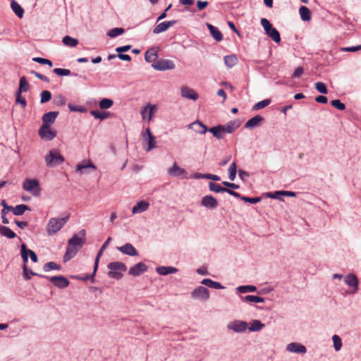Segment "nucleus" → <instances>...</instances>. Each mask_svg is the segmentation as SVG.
I'll return each mask as SVG.
<instances>
[{
  "instance_id": "nucleus-1",
  "label": "nucleus",
  "mask_w": 361,
  "mask_h": 361,
  "mask_svg": "<svg viewBox=\"0 0 361 361\" xmlns=\"http://www.w3.org/2000/svg\"><path fill=\"white\" fill-rule=\"evenodd\" d=\"M70 218V214L68 213L66 216L62 218H51L46 226V231L49 235H53L57 233L67 223Z\"/></svg>"
},
{
  "instance_id": "nucleus-2",
  "label": "nucleus",
  "mask_w": 361,
  "mask_h": 361,
  "mask_svg": "<svg viewBox=\"0 0 361 361\" xmlns=\"http://www.w3.org/2000/svg\"><path fill=\"white\" fill-rule=\"evenodd\" d=\"M45 161L47 166L54 167L62 164L64 161V159L59 152L52 149L45 157Z\"/></svg>"
},
{
  "instance_id": "nucleus-3",
  "label": "nucleus",
  "mask_w": 361,
  "mask_h": 361,
  "mask_svg": "<svg viewBox=\"0 0 361 361\" xmlns=\"http://www.w3.org/2000/svg\"><path fill=\"white\" fill-rule=\"evenodd\" d=\"M23 188L35 196H38L40 194L39 182L35 178H26L23 183Z\"/></svg>"
},
{
  "instance_id": "nucleus-4",
  "label": "nucleus",
  "mask_w": 361,
  "mask_h": 361,
  "mask_svg": "<svg viewBox=\"0 0 361 361\" xmlns=\"http://www.w3.org/2000/svg\"><path fill=\"white\" fill-rule=\"evenodd\" d=\"M142 137L143 141L147 145V147H144L147 152H149L157 147L156 138L151 133L149 128H147L142 133Z\"/></svg>"
},
{
  "instance_id": "nucleus-5",
  "label": "nucleus",
  "mask_w": 361,
  "mask_h": 361,
  "mask_svg": "<svg viewBox=\"0 0 361 361\" xmlns=\"http://www.w3.org/2000/svg\"><path fill=\"white\" fill-rule=\"evenodd\" d=\"M39 135L45 140H52L56 135V132L50 126L42 125L38 131Z\"/></svg>"
},
{
  "instance_id": "nucleus-6",
  "label": "nucleus",
  "mask_w": 361,
  "mask_h": 361,
  "mask_svg": "<svg viewBox=\"0 0 361 361\" xmlns=\"http://www.w3.org/2000/svg\"><path fill=\"white\" fill-rule=\"evenodd\" d=\"M193 299L207 301L209 298V291L203 286H198L191 293Z\"/></svg>"
},
{
  "instance_id": "nucleus-7",
  "label": "nucleus",
  "mask_w": 361,
  "mask_h": 361,
  "mask_svg": "<svg viewBox=\"0 0 361 361\" xmlns=\"http://www.w3.org/2000/svg\"><path fill=\"white\" fill-rule=\"evenodd\" d=\"M21 257L24 263H27L28 260V256H30L31 260L33 262H37V256L35 252L31 250L27 249L26 245L23 244L21 245Z\"/></svg>"
},
{
  "instance_id": "nucleus-8",
  "label": "nucleus",
  "mask_w": 361,
  "mask_h": 361,
  "mask_svg": "<svg viewBox=\"0 0 361 361\" xmlns=\"http://www.w3.org/2000/svg\"><path fill=\"white\" fill-rule=\"evenodd\" d=\"M54 285L59 288H65L68 286L69 281L63 276H51L49 278Z\"/></svg>"
},
{
  "instance_id": "nucleus-9",
  "label": "nucleus",
  "mask_w": 361,
  "mask_h": 361,
  "mask_svg": "<svg viewBox=\"0 0 361 361\" xmlns=\"http://www.w3.org/2000/svg\"><path fill=\"white\" fill-rule=\"evenodd\" d=\"M153 67L159 71L173 70L175 68V64L170 60H161L152 65Z\"/></svg>"
},
{
  "instance_id": "nucleus-10",
  "label": "nucleus",
  "mask_w": 361,
  "mask_h": 361,
  "mask_svg": "<svg viewBox=\"0 0 361 361\" xmlns=\"http://www.w3.org/2000/svg\"><path fill=\"white\" fill-rule=\"evenodd\" d=\"M147 271V266L143 262H139L129 269L128 274L133 276H137Z\"/></svg>"
},
{
  "instance_id": "nucleus-11",
  "label": "nucleus",
  "mask_w": 361,
  "mask_h": 361,
  "mask_svg": "<svg viewBox=\"0 0 361 361\" xmlns=\"http://www.w3.org/2000/svg\"><path fill=\"white\" fill-rule=\"evenodd\" d=\"M168 173L173 177H183L186 178L187 177V171L183 169L180 168L176 163H174L172 167L169 168L168 169Z\"/></svg>"
},
{
  "instance_id": "nucleus-12",
  "label": "nucleus",
  "mask_w": 361,
  "mask_h": 361,
  "mask_svg": "<svg viewBox=\"0 0 361 361\" xmlns=\"http://www.w3.org/2000/svg\"><path fill=\"white\" fill-rule=\"evenodd\" d=\"M181 96L184 98H187L188 99L197 100L198 99V94L192 88L183 86L180 88Z\"/></svg>"
},
{
  "instance_id": "nucleus-13",
  "label": "nucleus",
  "mask_w": 361,
  "mask_h": 361,
  "mask_svg": "<svg viewBox=\"0 0 361 361\" xmlns=\"http://www.w3.org/2000/svg\"><path fill=\"white\" fill-rule=\"evenodd\" d=\"M157 111L156 105L148 104L141 111V115L143 120L147 119L149 121L152 119L153 114Z\"/></svg>"
},
{
  "instance_id": "nucleus-14",
  "label": "nucleus",
  "mask_w": 361,
  "mask_h": 361,
  "mask_svg": "<svg viewBox=\"0 0 361 361\" xmlns=\"http://www.w3.org/2000/svg\"><path fill=\"white\" fill-rule=\"evenodd\" d=\"M201 204L204 207H206L207 209H214L218 206L217 200H216V198H214L212 195H206V196H204L202 199Z\"/></svg>"
},
{
  "instance_id": "nucleus-15",
  "label": "nucleus",
  "mask_w": 361,
  "mask_h": 361,
  "mask_svg": "<svg viewBox=\"0 0 361 361\" xmlns=\"http://www.w3.org/2000/svg\"><path fill=\"white\" fill-rule=\"evenodd\" d=\"M228 327L229 329H231L235 332H243L247 328V323L243 321H234L231 322Z\"/></svg>"
},
{
  "instance_id": "nucleus-16",
  "label": "nucleus",
  "mask_w": 361,
  "mask_h": 361,
  "mask_svg": "<svg viewBox=\"0 0 361 361\" xmlns=\"http://www.w3.org/2000/svg\"><path fill=\"white\" fill-rule=\"evenodd\" d=\"M286 350L289 352L299 354H305L307 352L306 347L298 343H290L286 345Z\"/></svg>"
},
{
  "instance_id": "nucleus-17",
  "label": "nucleus",
  "mask_w": 361,
  "mask_h": 361,
  "mask_svg": "<svg viewBox=\"0 0 361 361\" xmlns=\"http://www.w3.org/2000/svg\"><path fill=\"white\" fill-rule=\"evenodd\" d=\"M117 249L121 251L122 253L129 255V256H137L138 252L137 250L134 247V246L128 243L121 247H118Z\"/></svg>"
},
{
  "instance_id": "nucleus-18",
  "label": "nucleus",
  "mask_w": 361,
  "mask_h": 361,
  "mask_svg": "<svg viewBox=\"0 0 361 361\" xmlns=\"http://www.w3.org/2000/svg\"><path fill=\"white\" fill-rule=\"evenodd\" d=\"M176 20L164 21L158 24L154 29V34H159L167 30L170 27L176 24Z\"/></svg>"
},
{
  "instance_id": "nucleus-19",
  "label": "nucleus",
  "mask_w": 361,
  "mask_h": 361,
  "mask_svg": "<svg viewBox=\"0 0 361 361\" xmlns=\"http://www.w3.org/2000/svg\"><path fill=\"white\" fill-rule=\"evenodd\" d=\"M80 233L82 235V237H80L78 234H75L69 240L68 244L71 245L75 246L77 247H79V249L82 246L84 243V240L82 238L83 236L85 235V230H82L80 232Z\"/></svg>"
},
{
  "instance_id": "nucleus-20",
  "label": "nucleus",
  "mask_w": 361,
  "mask_h": 361,
  "mask_svg": "<svg viewBox=\"0 0 361 361\" xmlns=\"http://www.w3.org/2000/svg\"><path fill=\"white\" fill-rule=\"evenodd\" d=\"M58 115V111H49L44 114L42 116V125L50 126L54 123Z\"/></svg>"
},
{
  "instance_id": "nucleus-21",
  "label": "nucleus",
  "mask_w": 361,
  "mask_h": 361,
  "mask_svg": "<svg viewBox=\"0 0 361 361\" xmlns=\"http://www.w3.org/2000/svg\"><path fill=\"white\" fill-rule=\"evenodd\" d=\"M149 203L147 201L142 200L138 202L132 209V213L133 214H140L143 212L147 211L149 209Z\"/></svg>"
},
{
  "instance_id": "nucleus-22",
  "label": "nucleus",
  "mask_w": 361,
  "mask_h": 361,
  "mask_svg": "<svg viewBox=\"0 0 361 361\" xmlns=\"http://www.w3.org/2000/svg\"><path fill=\"white\" fill-rule=\"evenodd\" d=\"M240 126V123L238 121H231L228 122L226 125H221L223 134L226 133H232L235 129H237Z\"/></svg>"
},
{
  "instance_id": "nucleus-23",
  "label": "nucleus",
  "mask_w": 361,
  "mask_h": 361,
  "mask_svg": "<svg viewBox=\"0 0 361 361\" xmlns=\"http://www.w3.org/2000/svg\"><path fill=\"white\" fill-rule=\"evenodd\" d=\"M264 121V118L260 115H257L252 118L249 119L245 124L246 128H253L260 126Z\"/></svg>"
},
{
  "instance_id": "nucleus-24",
  "label": "nucleus",
  "mask_w": 361,
  "mask_h": 361,
  "mask_svg": "<svg viewBox=\"0 0 361 361\" xmlns=\"http://www.w3.org/2000/svg\"><path fill=\"white\" fill-rule=\"evenodd\" d=\"M78 250H79V247H77L73 245H71L68 243L66 252L63 256V261L65 262L69 261L71 259H72L73 257H74L76 255Z\"/></svg>"
},
{
  "instance_id": "nucleus-25",
  "label": "nucleus",
  "mask_w": 361,
  "mask_h": 361,
  "mask_svg": "<svg viewBox=\"0 0 361 361\" xmlns=\"http://www.w3.org/2000/svg\"><path fill=\"white\" fill-rule=\"evenodd\" d=\"M189 127L194 129L197 133L200 134H204L208 130L207 126L199 121L193 122L189 126Z\"/></svg>"
},
{
  "instance_id": "nucleus-26",
  "label": "nucleus",
  "mask_w": 361,
  "mask_h": 361,
  "mask_svg": "<svg viewBox=\"0 0 361 361\" xmlns=\"http://www.w3.org/2000/svg\"><path fill=\"white\" fill-rule=\"evenodd\" d=\"M108 268L110 270H114L118 271H126L127 270L126 265L120 262H113L108 264Z\"/></svg>"
},
{
  "instance_id": "nucleus-27",
  "label": "nucleus",
  "mask_w": 361,
  "mask_h": 361,
  "mask_svg": "<svg viewBox=\"0 0 361 361\" xmlns=\"http://www.w3.org/2000/svg\"><path fill=\"white\" fill-rule=\"evenodd\" d=\"M345 282L349 286L355 287V291L357 290V285H358V280H357V276L355 274H350L347 275L346 277L345 278Z\"/></svg>"
},
{
  "instance_id": "nucleus-28",
  "label": "nucleus",
  "mask_w": 361,
  "mask_h": 361,
  "mask_svg": "<svg viewBox=\"0 0 361 361\" xmlns=\"http://www.w3.org/2000/svg\"><path fill=\"white\" fill-rule=\"evenodd\" d=\"M207 27L210 31L212 36L218 42H220L223 39V35L219 30V29L212 25L208 24Z\"/></svg>"
},
{
  "instance_id": "nucleus-29",
  "label": "nucleus",
  "mask_w": 361,
  "mask_h": 361,
  "mask_svg": "<svg viewBox=\"0 0 361 361\" xmlns=\"http://www.w3.org/2000/svg\"><path fill=\"white\" fill-rule=\"evenodd\" d=\"M11 7L15 14L20 18L23 17L24 10L16 1L13 0L11 3Z\"/></svg>"
},
{
  "instance_id": "nucleus-30",
  "label": "nucleus",
  "mask_w": 361,
  "mask_h": 361,
  "mask_svg": "<svg viewBox=\"0 0 361 361\" xmlns=\"http://www.w3.org/2000/svg\"><path fill=\"white\" fill-rule=\"evenodd\" d=\"M224 63L228 68L234 67L238 63V59L235 55H228L224 58Z\"/></svg>"
},
{
  "instance_id": "nucleus-31",
  "label": "nucleus",
  "mask_w": 361,
  "mask_h": 361,
  "mask_svg": "<svg viewBox=\"0 0 361 361\" xmlns=\"http://www.w3.org/2000/svg\"><path fill=\"white\" fill-rule=\"evenodd\" d=\"M178 271V269L172 267H159L157 268V272L160 275H167Z\"/></svg>"
},
{
  "instance_id": "nucleus-32",
  "label": "nucleus",
  "mask_w": 361,
  "mask_h": 361,
  "mask_svg": "<svg viewBox=\"0 0 361 361\" xmlns=\"http://www.w3.org/2000/svg\"><path fill=\"white\" fill-rule=\"evenodd\" d=\"M300 18L304 21H309L311 19V12L306 6H301L299 9Z\"/></svg>"
},
{
  "instance_id": "nucleus-33",
  "label": "nucleus",
  "mask_w": 361,
  "mask_h": 361,
  "mask_svg": "<svg viewBox=\"0 0 361 361\" xmlns=\"http://www.w3.org/2000/svg\"><path fill=\"white\" fill-rule=\"evenodd\" d=\"M201 283L202 284L205 285L212 288L221 289L224 288L220 283L214 281L209 279H204L202 281Z\"/></svg>"
},
{
  "instance_id": "nucleus-34",
  "label": "nucleus",
  "mask_w": 361,
  "mask_h": 361,
  "mask_svg": "<svg viewBox=\"0 0 361 361\" xmlns=\"http://www.w3.org/2000/svg\"><path fill=\"white\" fill-rule=\"evenodd\" d=\"M0 234L11 239L16 236V233L11 229L5 226H0Z\"/></svg>"
},
{
  "instance_id": "nucleus-35",
  "label": "nucleus",
  "mask_w": 361,
  "mask_h": 361,
  "mask_svg": "<svg viewBox=\"0 0 361 361\" xmlns=\"http://www.w3.org/2000/svg\"><path fill=\"white\" fill-rule=\"evenodd\" d=\"M207 131L212 133L213 135L217 139H221L224 136L221 125L208 128Z\"/></svg>"
},
{
  "instance_id": "nucleus-36",
  "label": "nucleus",
  "mask_w": 361,
  "mask_h": 361,
  "mask_svg": "<svg viewBox=\"0 0 361 361\" xmlns=\"http://www.w3.org/2000/svg\"><path fill=\"white\" fill-rule=\"evenodd\" d=\"M62 42L67 47H74L78 44V40L75 38H73L68 35L65 36Z\"/></svg>"
},
{
  "instance_id": "nucleus-37",
  "label": "nucleus",
  "mask_w": 361,
  "mask_h": 361,
  "mask_svg": "<svg viewBox=\"0 0 361 361\" xmlns=\"http://www.w3.org/2000/svg\"><path fill=\"white\" fill-rule=\"evenodd\" d=\"M243 302H264V298L257 295H246L242 298Z\"/></svg>"
},
{
  "instance_id": "nucleus-38",
  "label": "nucleus",
  "mask_w": 361,
  "mask_h": 361,
  "mask_svg": "<svg viewBox=\"0 0 361 361\" xmlns=\"http://www.w3.org/2000/svg\"><path fill=\"white\" fill-rule=\"evenodd\" d=\"M27 210H30L29 207L26 204H19L13 207V213L14 215L20 216L24 214Z\"/></svg>"
},
{
  "instance_id": "nucleus-39",
  "label": "nucleus",
  "mask_w": 361,
  "mask_h": 361,
  "mask_svg": "<svg viewBox=\"0 0 361 361\" xmlns=\"http://www.w3.org/2000/svg\"><path fill=\"white\" fill-rule=\"evenodd\" d=\"M29 84L25 76H23L20 79L19 88L17 92L22 93L23 92H27L29 90Z\"/></svg>"
},
{
  "instance_id": "nucleus-40",
  "label": "nucleus",
  "mask_w": 361,
  "mask_h": 361,
  "mask_svg": "<svg viewBox=\"0 0 361 361\" xmlns=\"http://www.w3.org/2000/svg\"><path fill=\"white\" fill-rule=\"evenodd\" d=\"M267 35L275 42L279 43L281 42L280 33L275 27H273Z\"/></svg>"
},
{
  "instance_id": "nucleus-41",
  "label": "nucleus",
  "mask_w": 361,
  "mask_h": 361,
  "mask_svg": "<svg viewBox=\"0 0 361 361\" xmlns=\"http://www.w3.org/2000/svg\"><path fill=\"white\" fill-rule=\"evenodd\" d=\"M90 114L95 118H99L100 120H104L110 116V113L109 112H100L97 110H92L90 111Z\"/></svg>"
},
{
  "instance_id": "nucleus-42",
  "label": "nucleus",
  "mask_w": 361,
  "mask_h": 361,
  "mask_svg": "<svg viewBox=\"0 0 361 361\" xmlns=\"http://www.w3.org/2000/svg\"><path fill=\"white\" fill-rule=\"evenodd\" d=\"M53 72L59 76L77 75L75 73H72L69 69L65 68H56L53 70Z\"/></svg>"
},
{
  "instance_id": "nucleus-43",
  "label": "nucleus",
  "mask_w": 361,
  "mask_h": 361,
  "mask_svg": "<svg viewBox=\"0 0 361 361\" xmlns=\"http://www.w3.org/2000/svg\"><path fill=\"white\" fill-rule=\"evenodd\" d=\"M145 59L147 62H153L157 59V54L154 49H149L145 52Z\"/></svg>"
},
{
  "instance_id": "nucleus-44",
  "label": "nucleus",
  "mask_w": 361,
  "mask_h": 361,
  "mask_svg": "<svg viewBox=\"0 0 361 361\" xmlns=\"http://www.w3.org/2000/svg\"><path fill=\"white\" fill-rule=\"evenodd\" d=\"M264 327V324L259 320H254L251 323V326L249 328L250 331H259Z\"/></svg>"
},
{
  "instance_id": "nucleus-45",
  "label": "nucleus",
  "mask_w": 361,
  "mask_h": 361,
  "mask_svg": "<svg viewBox=\"0 0 361 361\" xmlns=\"http://www.w3.org/2000/svg\"><path fill=\"white\" fill-rule=\"evenodd\" d=\"M209 188L211 191L215 192H225L226 190V188H223L219 184L213 182L209 183Z\"/></svg>"
},
{
  "instance_id": "nucleus-46",
  "label": "nucleus",
  "mask_w": 361,
  "mask_h": 361,
  "mask_svg": "<svg viewBox=\"0 0 361 361\" xmlns=\"http://www.w3.org/2000/svg\"><path fill=\"white\" fill-rule=\"evenodd\" d=\"M43 269L44 271H49L54 269L59 270L61 269V266L54 262H49L44 265Z\"/></svg>"
},
{
  "instance_id": "nucleus-47",
  "label": "nucleus",
  "mask_w": 361,
  "mask_h": 361,
  "mask_svg": "<svg viewBox=\"0 0 361 361\" xmlns=\"http://www.w3.org/2000/svg\"><path fill=\"white\" fill-rule=\"evenodd\" d=\"M113 104H114L113 100H111L110 99L104 98L100 101L99 105L102 109H109L110 107H111Z\"/></svg>"
},
{
  "instance_id": "nucleus-48",
  "label": "nucleus",
  "mask_w": 361,
  "mask_h": 361,
  "mask_svg": "<svg viewBox=\"0 0 361 361\" xmlns=\"http://www.w3.org/2000/svg\"><path fill=\"white\" fill-rule=\"evenodd\" d=\"M124 29L123 28H121V27H116V28H113L111 30H110L108 33H107V35L110 37H116L120 35H122L123 33H124Z\"/></svg>"
},
{
  "instance_id": "nucleus-49",
  "label": "nucleus",
  "mask_w": 361,
  "mask_h": 361,
  "mask_svg": "<svg viewBox=\"0 0 361 361\" xmlns=\"http://www.w3.org/2000/svg\"><path fill=\"white\" fill-rule=\"evenodd\" d=\"M237 172V166L235 162H233L228 169V173H229V179L231 180H234Z\"/></svg>"
},
{
  "instance_id": "nucleus-50",
  "label": "nucleus",
  "mask_w": 361,
  "mask_h": 361,
  "mask_svg": "<svg viewBox=\"0 0 361 361\" xmlns=\"http://www.w3.org/2000/svg\"><path fill=\"white\" fill-rule=\"evenodd\" d=\"M40 102L44 104L49 102L51 99V94L48 90H44L40 94Z\"/></svg>"
},
{
  "instance_id": "nucleus-51",
  "label": "nucleus",
  "mask_w": 361,
  "mask_h": 361,
  "mask_svg": "<svg viewBox=\"0 0 361 361\" xmlns=\"http://www.w3.org/2000/svg\"><path fill=\"white\" fill-rule=\"evenodd\" d=\"M332 340L334 342V347L336 351L341 350L342 346V341L341 338L338 335H334L332 337Z\"/></svg>"
},
{
  "instance_id": "nucleus-52",
  "label": "nucleus",
  "mask_w": 361,
  "mask_h": 361,
  "mask_svg": "<svg viewBox=\"0 0 361 361\" xmlns=\"http://www.w3.org/2000/svg\"><path fill=\"white\" fill-rule=\"evenodd\" d=\"M237 289L240 293H245L247 292H255L256 291L257 288L254 286H241Z\"/></svg>"
},
{
  "instance_id": "nucleus-53",
  "label": "nucleus",
  "mask_w": 361,
  "mask_h": 361,
  "mask_svg": "<svg viewBox=\"0 0 361 361\" xmlns=\"http://www.w3.org/2000/svg\"><path fill=\"white\" fill-rule=\"evenodd\" d=\"M269 99H264L255 104L252 108L253 110H258L267 106L270 104Z\"/></svg>"
},
{
  "instance_id": "nucleus-54",
  "label": "nucleus",
  "mask_w": 361,
  "mask_h": 361,
  "mask_svg": "<svg viewBox=\"0 0 361 361\" xmlns=\"http://www.w3.org/2000/svg\"><path fill=\"white\" fill-rule=\"evenodd\" d=\"M260 23L262 26L264 27L266 34L268 33L274 27L270 22L266 18H262Z\"/></svg>"
},
{
  "instance_id": "nucleus-55",
  "label": "nucleus",
  "mask_w": 361,
  "mask_h": 361,
  "mask_svg": "<svg viewBox=\"0 0 361 361\" xmlns=\"http://www.w3.org/2000/svg\"><path fill=\"white\" fill-rule=\"evenodd\" d=\"M316 90L322 94H327L328 90L326 88V85L322 82H317L315 83Z\"/></svg>"
},
{
  "instance_id": "nucleus-56",
  "label": "nucleus",
  "mask_w": 361,
  "mask_h": 361,
  "mask_svg": "<svg viewBox=\"0 0 361 361\" xmlns=\"http://www.w3.org/2000/svg\"><path fill=\"white\" fill-rule=\"evenodd\" d=\"M34 61L37 62L40 64H46L51 67L53 66L52 62L47 59L41 58V57H35L32 59Z\"/></svg>"
},
{
  "instance_id": "nucleus-57",
  "label": "nucleus",
  "mask_w": 361,
  "mask_h": 361,
  "mask_svg": "<svg viewBox=\"0 0 361 361\" xmlns=\"http://www.w3.org/2000/svg\"><path fill=\"white\" fill-rule=\"evenodd\" d=\"M331 104L335 108L339 110H344L345 109V105L342 103L339 99H334L331 102Z\"/></svg>"
},
{
  "instance_id": "nucleus-58",
  "label": "nucleus",
  "mask_w": 361,
  "mask_h": 361,
  "mask_svg": "<svg viewBox=\"0 0 361 361\" xmlns=\"http://www.w3.org/2000/svg\"><path fill=\"white\" fill-rule=\"evenodd\" d=\"M103 252H104V250H102V249L100 248V250H99V252L97 253V255L96 257L95 262H94V271H93L92 277H93L96 274V271L98 269L99 261L100 257L102 256Z\"/></svg>"
},
{
  "instance_id": "nucleus-59",
  "label": "nucleus",
  "mask_w": 361,
  "mask_h": 361,
  "mask_svg": "<svg viewBox=\"0 0 361 361\" xmlns=\"http://www.w3.org/2000/svg\"><path fill=\"white\" fill-rule=\"evenodd\" d=\"M16 103H19L23 106V108H25L27 105V102L25 99L21 96V93L16 92Z\"/></svg>"
},
{
  "instance_id": "nucleus-60",
  "label": "nucleus",
  "mask_w": 361,
  "mask_h": 361,
  "mask_svg": "<svg viewBox=\"0 0 361 361\" xmlns=\"http://www.w3.org/2000/svg\"><path fill=\"white\" fill-rule=\"evenodd\" d=\"M241 199L245 202H249V203H252V204H256L259 202H260L261 200V198L260 197H242Z\"/></svg>"
},
{
  "instance_id": "nucleus-61",
  "label": "nucleus",
  "mask_w": 361,
  "mask_h": 361,
  "mask_svg": "<svg viewBox=\"0 0 361 361\" xmlns=\"http://www.w3.org/2000/svg\"><path fill=\"white\" fill-rule=\"evenodd\" d=\"M108 276L110 278L120 279L123 276V274L120 271L110 270L109 272L108 273Z\"/></svg>"
},
{
  "instance_id": "nucleus-62",
  "label": "nucleus",
  "mask_w": 361,
  "mask_h": 361,
  "mask_svg": "<svg viewBox=\"0 0 361 361\" xmlns=\"http://www.w3.org/2000/svg\"><path fill=\"white\" fill-rule=\"evenodd\" d=\"M87 168H92V169H94L95 166L92 164H91V163H90L87 165L78 164L77 166L76 171H77V172H80V173H82L83 169H87Z\"/></svg>"
},
{
  "instance_id": "nucleus-63",
  "label": "nucleus",
  "mask_w": 361,
  "mask_h": 361,
  "mask_svg": "<svg viewBox=\"0 0 361 361\" xmlns=\"http://www.w3.org/2000/svg\"><path fill=\"white\" fill-rule=\"evenodd\" d=\"M341 50L343 51L355 52V51L361 50V45H357V46H355V47H343L341 49Z\"/></svg>"
},
{
  "instance_id": "nucleus-64",
  "label": "nucleus",
  "mask_w": 361,
  "mask_h": 361,
  "mask_svg": "<svg viewBox=\"0 0 361 361\" xmlns=\"http://www.w3.org/2000/svg\"><path fill=\"white\" fill-rule=\"evenodd\" d=\"M31 73L37 78L40 79L42 81H44V82H49V79L46 76V75H44L39 73H37L35 71H32Z\"/></svg>"
}]
</instances>
